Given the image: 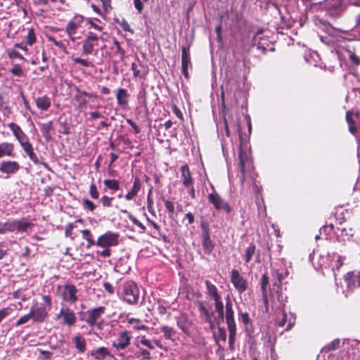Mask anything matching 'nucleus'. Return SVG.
Here are the masks:
<instances>
[{"label":"nucleus","mask_w":360,"mask_h":360,"mask_svg":"<svg viewBox=\"0 0 360 360\" xmlns=\"http://www.w3.org/2000/svg\"><path fill=\"white\" fill-rule=\"evenodd\" d=\"M342 11V6L340 5H335L334 6H332L328 10V14L333 17H338L340 15Z\"/></svg>","instance_id":"nucleus-46"},{"label":"nucleus","mask_w":360,"mask_h":360,"mask_svg":"<svg viewBox=\"0 0 360 360\" xmlns=\"http://www.w3.org/2000/svg\"><path fill=\"white\" fill-rule=\"evenodd\" d=\"M208 199L210 203L213 205L217 210H224L227 213H230L231 207L227 202L222 199L219 194L214 191L208 195Z\"/></svg>","instance_id":"nucleus-13"},{"label":"nucleus","mask_w":360,"mask_h":360,"mask_svg":"<svg viewBox=\"0 0 360 360\" xmlns=\"http://www.w3.org/2000/svg\"><path fill=\"white\" fill-rule=\"evenodd\" d=\"M58 290L60 291V296L63 301L70 304H75L77 301L78 290L75 285L67 283L63 286H58Z\"/></svg>","instance_id":"nucleus-6"},{"label":"nucleus","mask_w":360,"mask_h":360,"mask_svg":"<svg viewBox=\"0 0 360 360\" xmlns=\"http://www.w3.org/2000/svg\"><path fill=\"white\" fill-rule=\"evenodd\" d=\"M121 212L122 213L127 214L129 220L141 229V231H139L140 233H144L146 231V226L141 221H139L135 217H134L130 212H129L127 210H121Z\"/></svg>","instance_id":"nucleus-33"},{"label":"nucleus","mask_w":360,"mask_h":360,"mask_svg":"<svg viewBox=\"0 0 360 360\" xmlns=\"http://www.w3.org/2000/svg\"><path fill=\"white\" fill-rule=\"evenodd\" d=\"M34 224L25 219H12L6 221L7 232H25L32 228Z\"/></svg>","instance_id":"nucleus-4"},{"label":"nucleus","mask_w":360,"mask_h":360,"mask_svg":"<svg viewBox=\"0 0 360 360\" xmlns=\"http://www.w3.org/2000/svg\"><path fill=\"white\" fill-rule=\"evenodd\" d=\"M340 345V340L335 339L326 345V349L328 351H332L336 349Z\"/></svg>","instance_id":"nucleus-55"},{"label":"nucleus","mask_w":360,"mask_h":360,"mask_svg":"<svg viewBox=\"0 0 360 360\" xmlns=\"http://www.w3.org/2000/svg\"><path fill=\"white\" fill-rule=\"evenodd\" d=\"M177 326L184 333H188L190 329L191 323L187 317L181 316L177 319Z\"/></svg>","instance_id":"nucleus-32"},{"label":"nucleus","mask_w":360,"mask_h":360,"mask_svg":"<svg viewBox=\"0 0 360 360\" xmlns=\"http://www.w3.org/2000/svg\"><path fill=\"white\" fill-rule=\"evenodd\" d=\"M215 311H217L219 319H223L224 317V304L221 297L214 300Z\"/></svg>","instance_id":"nucleus-35"},{"label":"nucleus","mask_w":360,"mask_h":360,"mask_svg":"<svg viewBox=\"0 0 360 360\" xmlns=\"http://www.w3.org/2000/svg\"><path fill=\"white\" fill-rule=\"evenodd\" d=\"M138 354H139L141 356H142L143 359H150V353L145 349H140L138 352Z\"/></svg>","instance_id":"nucleus-64"},{"label":"nucleus","mask_w":360,"mask_h":360,"mask_svg":"<svg viewBox=\"0 0 360 360\" xmlns=\"http://www.w3.org/2000/svg\"><path fill=\"white\" fill-rule=\"evenodd\" d=\"M239 321H241L242 323H243L245 325H247L248 323H249L250 319H249L248 314L247 312H245V313L240 312L239 313Z\"/></svg>","instance_id":"nucleus-58"},{"label":"nucleus","mask_w":360,"mask_h":360,"mask_svg":"<svg viewBox=\"0 0 360 360\" xmlns=\"http://www.w3.org/2000/svg\"><path fill=\"white\" fill-rule=\"evenodd\" d=\"M140 342L147 347L148 349H154V346L152 345V343L150 342V340H148V339H146L144 336L141 337V339L140 340Z\"/></svg>","instance_id":"nucleus-63"},{"label":"nucleus","mask_w":360,"mask_h":360,"mask_svg":"<svg viewBox=\"0 0 360 360\" xmlns=\"http://www.w3.org/2000/svg\"><path fill=\"white\" fill-rule=\"evenodd\" d=\"M273 275L276 276L279 285H281L285 278L288 276L289 271L288 270H285L284 272H279L278 270H275Z\"/></svg>","instance_id":"nucleus-41"},{"label":"nucleus","mask_w":360,"mask_h":360,"mask_svg":"<svg viewBox=\"0 0 360 360\" xmlns=\"http://www.w3.org/2000/svg\"><path fill=\"white\" fill-rule=\"evenodd\" d=\"M20 166L16 161H1L0 162V172L8 176L16 174L20 170Z\"/></svg>","instance_id":"nucleus-16"},{"label":"nucleus","mask_w":360,"mask_h":360,"mask_svg":"<svg viewBox=\"0 0 360 360\" xmlns=\"http://www.w3.org/2000/svg\"><path fill=\"white\" fill-rule=\"evenodd\" d=\"M276 292L278 294V297H277L278 301L280 302V304L281 305V307L285 308V303L287 302V297L283 296L281 292L277 291Z\"/></svg>","instance_id":"nucleus-59"},{"label":"nucleus","mask_w":360,"mask_h":360,"mask_svg":"<svg viewBox=\"0 0 360 360\" xmlns=\"http://www.w3.org/2000/svg\"><path fill=\"white\" fill-rule=\"evenodd\" d=\"M98 34L93 32H88L82 41V54H92L94 47L98 46Z\"/></svg>","instance_id":"nucleus-9"},{"label":"nucleus","mask_w":360,"mask_h":360,"mask_svg":"<svg viewBox=\"0 0 360 360\" xmlns=\"http://www.w3.org/2000/svg\"><path fill=\"white\" fill-rule=\"evenodd\" d=\"M281 311L282 312V317L281 319H279V317L277 318L276 324L280 327H284V326L286 323H288L285 330H289L294 326L296 320V316L292 313H290L289 315H288L285 308L283 307L281 308Z\"/></svg>","instance_id":"nucleus-14"},{"label":"nucleus","mask_w":360,"mask_h":360,"mask_svg":"<svg viewBox=\"0 0 360 360\" xmlns=\"http://www.w3.org/2000/svg\"><path fill=\"white\" fill-rule=\"evenodd\" d=\"M127 323L131 326V328L136 330H148V327L141 323V321L139 319L136 318H127Z\"/></svg>","instance_id":"nucleus-30"},{"label":"nucleus","mask_w":360,"mask_h":360,"mask_svg":"<svg viewBox=\"0 0 360 360\" xmlns=\"http://www.w3.org/2000/svg\"><path fill=\"white\" fill-rule=\"evenodd\" d=\"M72 60L76 63H78V64H80L82 65V66L84 67H86V68H88V67H90L91 66V63H89L87 60L86 59H82V58H75V57H72Z\"/></svg>","instance_id":"nucleus-54"},{"label":"nucleus","mask_w":360,"mask_h":360,"mask_svg":"<svg viewBox=\"0 0 360 360\" xmlns=\"http://www.w3.org/2000/svg\"><path fill=\"white\" fill-rule=\"evenodd\" d=\"M205 283L206 286V293L210 299L214 300L221 297L217 288L213 283L208 280H206Z\"/></svg>","instance_id":"nucleus-28"},{"label":"nucleus","mask_w":360,"mask_h":360,"mask_svg":"<svg viewBox=\"0 0 360 360\" xmlns=\"http://www.w3.org/2000/svg\"><path fill=\"white\" fill-rule=\"evenodd\" d=\"M160 330L164 333V336L166 339H172L175 335V331L171 327L163 326L161 327Z\"/></svg>","instance_id":"nucleus-43"},{"label":"nucleus","mask_w":360,"mask_h":360,"mask_svg":"<svg viewBox=\"0 0 360 360\" xmlns=\"http://www.w3.org/2000/svg\"><path fill=\"white\" fill-rule=\"evenodd\" d=\"M131 337L127 330L122 331L117 338L112 342V347L116 349L117 355L122 359L125 358V354L121 352V350L126 349L131 342Z\"/></svg>","instance_id":"nucleus-7"},{"label":"nucleus","mask_w":360,"mask_h":360,"mask_svg":"<svg viewBox=\"0 0 360 360\" xmlns=\"http://www.w3.org/2000/svg\"><path fill=\"white\" fill-rule=\"evenodd\" d=\"M141 188V181L138 176H136L134 180L132 188L124 195L127 200H131L135 196L137 195Z\"/></svg>","instance_id":"nucleus-22"},{"label":"nucleus","mask_w":360,"mask_h":360,"mask_svg":"<svg viewBox=\"0 0 360 360\" xmlns=\"http://www.w3.org/2000/svg\"><path fill=\"white\" fill-rule=\"evenodd\" d=\"M53 121L39 124L40 131L46 141H49L52 139V131L53 130Z\"/></svg>","instance_id":"nucleus-23"},{"label":"nucleus","mask_w":360,"mask_h":360,"mask_svg":"<svg viewBox=\"0 0 360 360\" xmlns=\"http://www.w3.org/2000/svg\"><path fill=\"white\" fill-rule=\"evenodd\" d=\"M58 319H62L61 323L69 327L75 324L77 321L76 315L72 309L68 305L62 304L61 309L57 314Z\"/></svg>","instance_id":"nucleus-8"},{"label":"nucleus","mask_w":360,"mask_h":360,"mask_svg":"<svg viewBox=\"0 0 360 360\" xmlns=\"http://www.w3.org/2000/svg\"><path fill=\"white\" fill-rule=\"evenodd\" d=\"M260 283H261L262 300L265 305L266 311L267 312L268 309H269V302H268V298H267L266 286L269 283V277L266 274H263L262 276Z\"/></svg>","instance_id":"nucleus-21"},{"label":"nucleus","mask_w":360,"mask_h":360,"mask_svg":"<svg viewBox=\"0 0 360 360\" xmlns=\"http://www.w3.org/2000/svg\"><path fill=\"white\" fill-rule=\"evenodd\" d=\"M120 25L124 31L129 32L131 33L134 32V31L130 28V26L126 20L122 19Z\"/></svg>","instance_id":"nucleus-60"},{"label":"nucleus","mask_w":360,"mask_h":360,"mask_svg":"<svg viewBox=\"0 0 360 360\" xmlns=\"http://www.w3.org/2000/svg\"><path fill=\"white\" fill-rule=\"evenodd\" d=\"M19 143L25 152H27L33 148L32 145L29 141L28 137Z\"/></svg>","instance_id":"nucleus-53"},{"label":"nucleus","mask_w":360,"mask_h":360,"mask_svg":"<svg viewBox=\"0 0 360 360\" xmlns=\"http://www.w3.org/2000/svg\"><path fill=\"white\" fill-rule=\"evenodd\" d=\"M231 281L239 294L243 293L248 288V283L237 269L231 272Z\"/></svg>","instance_id":"nucleus-12"},{"label":"nucleus","mask_w":360,"mask_h":360,"mask_svg":"<svg viewBox=\"0 0 360 360\" xmlns=\"http://www.w3.org/2000/svg\"><path fill=\"white\" fill-rule=\"evenodd\" d=\"M229 332V345L231 349H233L235 338L236 335V327L228 328Z\"/></svg>","instance_id":"nucleus-42"},{"label":"nucleus","mask_w":360,"mask_h":360,"mask_svg":"<svg viewBox=\"0 0 360 360\" xmlns=\"http://www.w3.org/2000/svg\"><path fill=\"white\" fill-rule=\"evenodd\" d=\"M163 202L165 203V207L167 210L170 212L173 213L174 212V202L166 199H163Z\"/></svg>","instance_id":"nucleus-56"},{"label":"nucleus","mask_w":360,"mask_h":360,"mask_svg":"<svg viewBox=\"0 0 360 360\" xmlns=\"http://www.w3.org/2000/svg\"><path fill=\"white\" fill-rule=\"evenodd\" d=\"M338 230L341 232V236H346L347 237V239L352 238L354 233L353 229L349 227L338 228Z\"/></svg>","instance_id":"nucleus-47"},{"label":"nucleus","mask_w":360,"mask_h":360,"mask_svg":"<svg viewBox=\"0 0 360 360\" xmlns=\"http://www.w3.org/2000/svg\"><path fill=\"white\" fill-rule=\"evenodd\" d=\"M346 120L349 125V131L353 135H356L357 132L356 127H355L354 122L352 117V113L350 112H347L346 113Z\"/></svg>","instance_id":"nucleus-39"},{"label":"nucleus","mask_w":360,"mask_h":360,"mask_svg":"<svg viewBox=\"0 0 360 360\" xmlns=\"http://www.w3.org/2000/svg\"><path fill=\"white\" fill-rule=\"evenodd\" d=\"M76 349L79 353H84L86 350V340L81 335H76L72 338Z\"/></svg>","instance_id":"nucleus-31"},{"label":"nucleus","mask_w":360,"mask_h":360,"mask_svg":"<svg viewBox=\"0 0 360 360\" xmlns=\"http://www.w3.org/2000/svg\"><path fill=\"white\" fill-rule=\"evenodd\" d=\"M105 311V307L103 306L90 309L80 316V320L85 321L91 330L94 328L102 330L104 321L101 319V316Z\"/></svg>","instance_id":"nucleus-3"},{"label":"nucleus","mask_w":360,"mask_h":360,"mask_svg":"<svg viewBox=\"0 0 360 360\" xmlns=\"http://www.w3.org/2000/svg\"><path fill=\"white\" fill-rule=\"evenodd\" d=\"M8 126L19 142L27 138V136L17 124L11 122Z\"/></svg>","instance_id":"nucleus-27"},{"label":"nucleus","mask_w":360,"mask_h":360,"mask_svg":"<svg viewBox=\"0 0 360 360\" xmlns=\"http://www.w3.org/2000/svg\"><path fill=\"white\" fill-rule=\"evenodd\" d=\"M129 94L127 90L122 88H119L117 91L116 98L118 105L121 107H126L128 105V98Z\"/></svg>","instance_id":"nucleus-24"},{"label":"nucleus","mask_w":360,"mask_h":360,"mask_svg":"<svg viewBox=\"0 0 360 360\" xmlns=\"http://www.w3.org/2000/svg\"><path fill=\"white\" fill-rule=\"evenodd\" d=\"M226 314H225V318H226V322L227 324L228 328H233L236 327L235 320H234V311L233 309V304L232 302L228 295L226 298Z\"/></svg>","instance_id":"nucleus-17"},{"label":"nucleus","mask_w":360,"mask_h":360,"mask_svg":"<svg viewBox=\"0 0 360 360\" xmlns=\"http://www.w3.org/2000/svg\"><path fill=\"white\" fill-rule=\"evenodd\" d=\"M359 280V276L354 274V273L349 272L345 276V281L349 288L354 287L356 281Z\"/></svg>","instance_id":"nucleus-37"},{"label":"nucleus","mask_w":360,"mask_h":360,"mask_svg":"<svg viewBox=\"0 0 360 360\" xmlns=\"http://www.w3.org/2000/svg\"><path fill=\"white\" fill-rule=\"evenodd\" d=\"M35 103L37 107L41 110L46 111L47 110L51 105V98L47 96H43L41 97H38L35 99Z\"/></svg>","instance_id":"nucleus-29"},{"label":"nucleus","mask_w":360,"mask_h":360,"mask_svg":"<svg viewBox=\"0 0 360 360\" xmlns=\"http://www.w3.org/2000/svg\"><path fill=\"white\" fill-rule=\"evenodd\" d=\"M52 308V299L49 295H42L41 302H34L30 311L32 315L34 323H43L49 316V312Z\"/></svg>","instance_id":"nucleus-1"},{"label":"nucleus","mask_w":360,"mask_h":360,"mask_svg":"<svg viewBox=\"0 0 360 360\" xmlns=\"http://www.w3.org/2000/svg\"><path fill=\"white\" fill-rule=\"evenodd\" d=\"M8 56L10 58H19L21 60H25L24 57L17 51L15 50H11L8 53Z\"/></svg>","instance_id":"nucleus-61"},{"label":"nucleus","mask_w":360,"mask_h":360,"mask_svg":"<svg viewBox=\"0 0 360 360\" xmlns=\"http://www.w3.org/2000/svg\"><path fill=\"white\" fill-rule=\"evenodd\" d=\"M118 297L129 304H136L139 300L140 290L138 285L132 281L124 282L117 291Z\"/></svg>","instance_id":"nucleus-2"},{"label":"nucleus","mask_w":360,"mask_h":360,"mask_svg":"<svg viewBox=\"0 0 360 360\" xmlns=\"http://www.w3.org/2000/svg\"><path fill=\"white\" fill-rule=\"evenodd\" d=\"M14 145L11 143L2 142L0 143V159L5 157H14Z\"/></svg>","instance_id":"nucleus-25"},{"label":"nucleus","mask_w":360,"mask_h":360,"mask_svg":"<svg viewBox=\"0 0 360 360\" xmlns=\"http://www.w3.org/2000/svg\"><path fill=\"white\" fill-rule=\"evenodd\" d=\"M263 32H264V30L262 28L257 29V30L256 31L255 34L253 37V40H252L253 44H256V43L259 40H264V39L262 37ZM264 41H268V39H265Z\"/></svg>","instance_id":"nucleus-52"},{"label":"nucleus","mask_w":360,"mask_h":360,"mask_svg":"<svg viewBox=\"0 0 360 360\" xmlns=\"http://www.w3.org/2000/svg\"><path fill=\"white\" fill-rule=\"evenodd\" d=\"M32 320V315L31 314V312L30 311L28 314L21 316L17 321L16 323H15V326L16 327L18 326H20L21 325H23L25 323H27V322H29L30 320Z\"/></svg>","instance_id":"nucleus-45"},{"label":"nucleus","mask_w":360,"mask_h":360,"mask_svg":"<svg viewBox=\"0 0 360 360\" xmlns=\"http://www.w3.org/2000/svg\"><path fill=\"white\" fill-rule=\"evenodd\" d=\"M198 309L200 312V316L202 319L209 323L210 326L212 327L213 322L212 321V312L210 311V307L205 301H198L196 302Z\"/></svg>","instance_id":"nucleus-15"},{"label":"nucleus","mask_w":360,"mask_h":360,"mask_svg":"<svg viewBox=\"0 0 360 360\" xmlns=\"http://www.w3.org/2000/svg\"><path fill=\"white\" fill-rule=\"evenodd\" d=\"M89 195L93 199H98L99 197V193L94 184H91L89 186Z\"/></svg>","instance_id":"nucleus-51"},{"label":"nucleus","mask_w":360,"mask_h":360,"mask_svg":"<svg viewBox=\"0 0 360 360\" xmlns=\"http://www.w3.org/2000/svg\"><path fill=\"white\" fill-rule=\"evenodd\" d=\"M82 207L84 210L91 212H94L96 207L94 203L87 198H84L82 200Z\"/></svg>","instance_id":"nucleus-44"},{"label":"nucleus","mask_w":360,"mask_h":360,"mask_svg":"<svg viewBox=\"0 0 360 360\" xmlns=\"http://www.w3.org/2000/svg\"><path fill=\"white\" fill-rule=\"evenodd\" d=\"M181 171V180L183 185L185 186L194 184V179L191 176V173L189 167L187 164L182 165L180 167Z\"/></svg>","instance_id":"nucleus-19"},{"label":"nucleus","mask_w":360,"mask_h":360,"mask_svg":"<svg viewBox=\"0 0 360 360\" xmlns=\"http://www.w3.org/2000/svg\"><path fill=\"white\" fill-rule=\"evenodd\" d=\"M27 153V155H28L29 158L34 163V164H38L39 163V160H38V158L37 156V155L34 153V150H33V148L30 150H29V151L27 152H25Z\"/></svg>","instance_id":"nucleus-57"},{"label":"nucleus","mask_w":360,"mask_h":360,"mask_svg":"<svg viewBox=\"0 0 360 360\" xmlns=\"http://www.w3.org/2000/svg\"><path fill=\"white\" fill-rule=\"evenodd\" d=\"M10 72L15 76L22 77L23 75V71L22 68L18 65L15 64L13 65L12 68L10 70Z\"/></svg>","instance_id":"nucleus-50"},{"label":"nucleus","mask_w":360,"mask_h":360,"mask_svg":"<svg viewBox=\"0 0 360 360\" xmlns=\"http://www.w3.org/2000/svg\"><path fill=\"white\" fill-rule=\"evenodd\" d=\"M356 349L358 352H360V341L358 340H352L350 343V351Z\"/></svg>","instance_id":"nucleus-62"},{"label":"nucleus","mask_w":360,"mask_h":360,"mask_svg":"<svg viewBox=\"0 0 360 360\" xmlns=\"http://www.w3.org/2000/svg\"><path fill=\"white\" fill-rule=\"evenodd\" d=\"M113 197L103 195L100 200L104 207H111L112 206Z\"/></svg>","instance_id":"nucleus-49"},{"label":"nucleus","mask_w":360,"mask_h":360,"mask_svg":"<svg viewBox=\"0 0 360 360\" xmlns=\"http://www.w3.org/2000/svg\"><path fill=\"white\" fill-rule=\"evenodd\" d=\"M36 41V36L34 28H30L28 30L27 34L25 37V42L29 46H32Z\"/></svg>","instance_id":"nucleus-40"},{"label":"nucleus","mask_w":360,"mask_h":360,"mask_svg":"<svg viewBox=\"0 0 360 360\" xmlns=\"http://www.w3.org/2000/svg\"><path fill=\"white\" fill-rule=\"evenodd\" d=\"M202 238V245L204 252L207 255H210L214 248V244L210 238V233L205 232L201 234Z\"/></svg>","instance_id":"nucleus-20"},{"label":"nucleus","mask_w":360,"mask_h":360,"mask_svg":"<svg viewBox=\"0 0 360 360\" xmlns=\"http://www.w3.org/2000/svg\"><path fill=\"white\" fill-rule=\"evenodd\" d=\"M13 311V308L8 307L0 309V323L7 316H10Z\"/></svg>","instance_id":"nucleus-48"},{"label":"nucleus","mask_w":360,"mask_h":360,"mask_svg":"<svg viewBox=\"0 0 360 360\" xmlns=\"http://www.w3.org/2000/svg\"><path fill=\"white\" fill-rule=\"evenodd\" d=\"M256 247L253 243H250L246 248L244 254V259L246 264L249 263L252 257L255 255Z\"/></svg>","instance_id":"nucleus-34"},{"label":"nucleus","mask_w":360,"mask_h":360,"mask_svg":"<svg viewBox=\"0 0 360 360\" xmlns=\"http://www.w3.org/2000/svg\"><path fill=\"white\" fill-rule=\"evenodd\" d=\"M82 238L88 242V247L91 245H96V241L93 239L91 232L89 229H84L81 231Z\"/></svg>","instance_id":"nucleus-36"},{"label":"nucleus","mask_w":360,"mask_h":360,"mask_svg":"<svg viewBox=\"0 0 360 360\" xmlns=\"http://www.w3.org/2000/svg\"><path fill=\"white\" fill-rule=\"evenodd\" d=\"M91 356L95 360H103L108 356H110V353L108 348L104 347H100L96 349L91 351Z\"/></svg>","instance_id":"nucleus-26"},{"label":"nucleus","mask_w":360,"mask_h":360,"mask_svg":"<svg viewBox=\"0 0 360 360\" xmlns=\"http://www.w3.org/2000/svg\"><path fill=\"white\" fill-rule=\"evenodd\" d=\"M189 65H191L189 49L183 46L181 49V65L182 73L186 77H188V68Z\"/></svg>","instance_id":"nucleus-18"},{"label":"nucleus","mask_w":360,"mask_h":360,"mask_svg":"<svg viewBox=\"0 0 360 360\" xmlns=\"http://www.w3.org/2000/svg\"><path fill=\"white\" fill-rule=\"evenodd\" d=\"M105 186L112 191H117L120 189V183L115 179H105L103 181Z\"/></svg>","instance_id":"nucleus-38"},{"label":"nucleus","mask_w":360,"mask_h":360,"mask_svg":"<svg viewBox=\"0 0 360 360\" xmlns=\"http://www.w3.org/2000/svg\"><path fill=\"white\" fill-rule=\"evenodd\" d=\"M84 21V17L81 15H75L67 24L65 32L68 35L70 40L75 42L79 36H76L77 30L81 27Z\"/></svg>","instance_id":"nucleus-5"},{"label":"nucleus","mask_w":360,"mask_h":360,"mask_svg":"<svg viewBox=\"0 0 360 360\" xmlns=\"http://www.w3.org/2000/svg\"><path fill=\"white\" fill-rule=\"evenodd\" d=\"M239 165L238 167L240 174L238 178L241 184L245 180V170L252 166V161L246 152L240 150L239 152Z\"/></svg>","instance_id":"nucleus-11"},{"label":"nucleus","mask_w":360,"mask_h":360,"mask_svg":"<svg viewBox=\"0 0 360 360\" xmlns=\"http://www.w3.org/2000/svg\"><path fill=\"white\" fill-rule=\"evenodd\" d=\"M119 236L117 233L108 231L98 237L96 245L102 248L116 246L119 243Z\"/></svg>","instance_id":"nucleus-10"}]
</instances>
